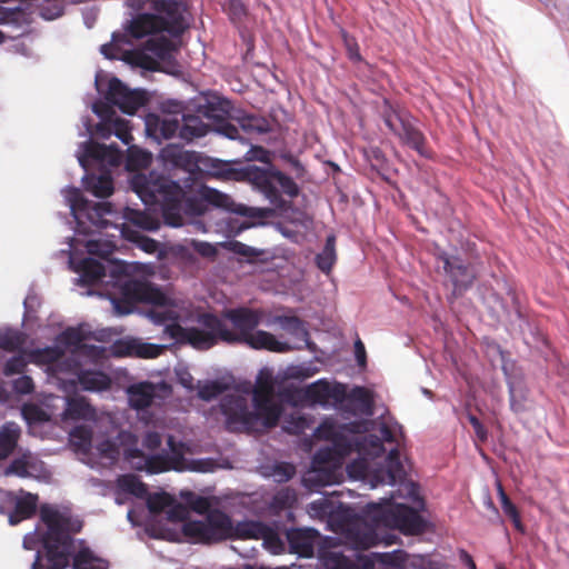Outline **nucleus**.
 <instances>
[{
  "label": "nucleus",
  "instance_id": "obj_12",
  "mask_svg": "<svg viewBox=\"0 0 569 569\" xmlns=\"http://www.w3.org/2000/svg\"><path fill=\"white\" fill-rule=\"evenodd\" d=\"M46 532L36 529L24 536L23 547L36 550L31 569H108V562L96 556L81 540L69 533L80 529L67 508L44 505L40 509Z\"/></svg>",
  "mask_w": 569,
  "mask_h": 569
},
{
  "label": "nucleus",
  "instance_id": "obj_28",
  "mask_svg": "<svg viewBox=\"0 0 569 569\" xmlns=\"http://www.w3.org/2000/svg\"><path fill=\"white\" fill-rule=\"evenodd\" d=\"M442 267L446 273L450 277L455 291L466 289L473 279V273L462 263L458 257H449L441 254Z\"/></svg>",
  "mask_w": 569,
  "mask_h": 569
},
{
  "label": "nucleus",
  "instance_id": "obj_22",
  "mask_svg": "<svg viewBox=\"0 0 569 569\" xmlns=\"http://www.w3.org/2000/svg\"><path fill=\"white\" fill-rule=\"evenodd\" d=\"M375 393L366 387H355L350 391L345 386V395L339 400L338 409L352 415L372 416Z\"/></svg>",
  "mask_w": 569,
  "mask_h": 569
},
{
  "label": "nucleus",
  "instance_id": "obj_59",
  "mask_svg": "<svg viewBox=\"0 0 569 569\" xmlns=\"http://www.w3.org/2000/svg\"><path fill=\"white\" fill-rule=\"evenodd\" d=\"M17 50H19L22 54H27V52L24 50H22V49L20 50V46L19 44H17Z\"/></svg>",
  "mask_w": 569,
  "mask_h": 569
},
{
  "label": "nucleus",
  "instance_id": "obj_43",
  "mask_svg": "<svg viewBox=\"0 0 569 569\" xmlns=\"http://www.w3.org/2000/svg\"><path fill=\"white\" fill-rule=\"evenodd\" d=\"M34 385L29 376H21L13 381V389L17 393L28 395L33 391Z\"/></svg>",
  "mask_w": 569,
  "mask_h": 569
},
{
  "label": "nucleus",
  "instance_id": "obj_7",
  "mask_svg": "<svg viewBox=\"0 0 569 569\" xmlns=\"http://www.w3.org/2000/svg\"><path fill=\"white\" fill-rule=\"evenodd\" d=\"M69 440L79 460L97 470L112 467L121 456L130 468L148 473H160L170 469L210 472L214 469V462L210 459L184 460V445L176 443L171 436L167 440L169 452L154 453L161 445V436L156 431H148L143 437L142 445L148 452L138 448V438L129 431L118 432L114 440L97 439L93 445L92 430L78 426L70 432Z\"/></svg>",
  "mask_w": 569,
  "mask_h": 569
},
{
  "label": "nucleus",
  "instance_id": "obj_33",
  "mask_svg": "<svg viewBox=\"0 0 569 569\" xmlns=\"http://www.w3.org/2000/svg\"><path fill=\"white\" fill-rule=\"evenodd\" d=\"M118 490L122 493H130L142 497L147 492L146 486L133 475H124L117 480Z\"/></svg>",
  "mask_w": 569,
  "mask_h": 569
},
{
  "label": "nucleus",
  "instance_id": "obj_39",
  "mask_svg": "<svg viewBox=\"0 0 569 569\" xmlns=\"http://www.w3.org/2000/svg\"><path fill=\"white\" fill-rule=\"evenodd\" d=\"M509 393H510V408L515 412H521L525 410L523 400L525 392L519 383L511 381L508 378Z\"/></svg>",
  "mask_w": 569,
  "mask_h": 569
},
{
  "label": "nucleus",
  "instance_id": "obj_6",
  "mask_svg": "<svg viewBox=\"0 0 569 569\" xmlns=\"http://www.w3.org/2000/svg\"><path fill=\"white\" fill-rule=\"evenodd\" d=\"M413 507L397 503L391 498L369 503L362 516L332 499L321 497L308 506L312 518L327 519L332 531L340 535L352 549H368L385 540V529H398L406 535L423 531L426 521L419 513L423 502L416 483H403Z\"/></svg>",
  "mask_w": 569,
  "mask_h": 569
},
{
  "label": "nucleus",
  "instance_id": "obj_8",
  "mask_svg": "<svg viewBox=\"0 0 569 569\" xmlns=\"http://www.w3.org/2000/svg\"><path fill=\"white\" fill-rule=\"evenodd\" d=\"M124 3L134 11L150 7L157 14H138L126 33H113L111 42L101 46L100 51L108 59L152 70L159 60L171 58L176 49L172 37L188 26L184 0H124Z\"/></svg>",
  "mask_w": 569,
  "mask_h": 569
},
{
  "label": "nucleus",
  "instance_id": "obj_53",
  "mask_svg": "<svg viewBox=\"0 0 569 569\" xmlns=\"http://www.w3.org/2000/svg\"><path fill=\"white\" fill-rule=\"evenodd\" d=\"M485 505L488 509L492 510L495 513H497V509L493 506V502L491 501L490 497H487L485 500Z\"/></svg>",
  "mask_w": 569,
  "mask_h": 569
},
{
  "label": "nucleus",
  "instance_id": "obj_30",
  "mask_svg": "<svg viewBox=\"0 0 569 569\" xmlns=\"http://www.w3.org/2000/svg\"><path fill=\"white\" fill-rule=\"evenodd\" d=\"M51 346L50 348H52ZM48 347L41 348V349H33V350H22L21 353L18 356H14L10 358L4 367H3V375L7 377L21 373L28 363H33L38 366L34 361L31 360L33 353L40 352L46 350Z\"/></svg>",
  "mask_w": 569,
  "mask_h": 569
},
{
  "label": "nucleus",
  "instance_id": "obj_50",
  "mask_svg": "<svg viewBox=\"0 0 569 569\" xmlns=\"http://www.w3.org/2000/svg\"><path fill=\"white\" fill-rule=\"evenodd\" d=\"M9 390L4 387L3 383L0 382V402H7L9 400Z\"/></svg>",
  "mask_w": 569,
  "mask_h": 569
},
{
  "label": "nucleus",
  "instance_id": "obj_27",
  "mask_svg": "<svg viewBox=\"0 0 569 569\" xmlns=\"http://www.w3.org/2000/svg\"><path fill=\"white\" fill-rule=\"evenodd\" d=\"M160 159L167 168H181L190 172L197 166L198 156L178 144H168L161 150Z\"/></svg>",
  "mask_w": 569,
  "mask_h": 569
},
{
  "label": "nucleus",
  "instance_id": "obj_11",
  "mask_svg": "<svg viewBox=\"0 0 569 569\" xmlns=\"http://www.w3.org/2000/svg\"><path fill=\"white\" fill-rule=\"evenodd\" d=\"M316 369L309 363L290 365L276 376L269 368L259 371L254 388L234 389L220 402V411L231 431L260 432L274 427L280 419V408L273 399L277 385L284 380H305Z\"/></svg>",
  "mask_w": 569,
  "mask_h": 569
},
{
  "label": "nucleus",
  "instance_id": "obj_44",
  "mask_svg": "<svg viewBox=\"0 0 569 569\" xmlns=\"http://www.w3.org/2000/svg\"><path fill=\"white\" fill-rule=\"evenodd\" d=\"M246 159L248 161H260V162H263V163H269L270 161V153L269 151H267L266 149L261 148V147H251L247 152H246Z\"/></svg>",
  "mask_w": 569,
  "mask_h": 569
},
{
  "label": "nucleus",
  "instance_id": "obj_29",
  "mask_svg": "<svg viewBox=\"0 0 569 569\" xmlns=\"http://www.w3.org/2000/svg\"><path fill=\"white\" fill-rule=\"evenodd\" d=\"M20 427L16 422H6L0 429V459L8 457L16 448L20 437Z\"/></svg>",
  "mask_w": 569,
  "mask_h": 569
},
{
  "label": "nucleus",
  "instance_id": "obj_20",
  "mask_svg": "<svg viewBox=\"0 0 569 569\" xmlns=\"http://www.w3.org/2000/svg\"><path fill=\"white\" fill-rule=\"evenodd\" d=\"M0 500V513H7L9 507L14 508L13 512L9 513V523L14 526L33 515L38 497L24 491L19 493L1 491Z\"/></svg>",
  "mask_w": 569,
  "mask_h": 569
},
{
  "label": "nucleus",
  "instance_id": "obj_37",
  "mask_svg": "<svg viewBox=\"0 0 569 569\" xmlns=\"http://www.w3.org/2000/svg\"><path fill=\"white\" fill-rule=\"evenodd\" d=\"M241 130L247 134L263 133L268 131V122L259 117L243 116L238 119Z\"/></svg>",
  "mask_w": 569,
  "mask_h": 569
},
{
  "label": "nucleus",
  "instance_id": "obj_9",
  "mask_svg": "<svg viewBox=\"0 0 569 569\" xmlns=\"http://www.w3.org/2000/svg\"><path fill=\"white\" fill-rule=\"evenodd\" d=\"M181 498L198 513L207 516L203 520L189 519V509L169 493L159 491L148 496L147 506L153 516L164 513L167 520L191 542H211L230 537L262 540V546L271 553L279 555L286 549L278 527L261 521L246 520L232 525L231 519L219 510H211L208 498L191 491H181Z\"/></svg>",
  "mask_w": 569,
  "mask_h": 569
},
{
  "label": "nucleus",
  "instance_id": "obj_54",
  "mask_svg": "<svg viewBox=\"0 0 569 569\" xmlns=\"http://www.w3.org/2000/svg\"><path fill=\"white\" fill-rule=\"evenodd\" d=\"M497 489H498V495H499V498H500V502L502 503V497L507 496V495L503 491V488H502V486L499 482L497 483Z\"/></svg>",
  "mask_w": 569,
  "mask_h": 569
},
{
  "label": "nucleus",
  "instance_id": "obj_49",
  "mask_svg": "<svg viewBox=\"0 0 569 569\" xmlns=\"http://www.w3.org/2000/svg\"><path fill=\"white\" fill-rule=\"evenodd\" d=\"M345 43H346L349 57L353 60H358L360 58V54H359L357 44L353 43V41L348 39L347 37H345Z\"/></svg>",
  "mask_w": 569,
  "mask_h": 569
},
{
  "label": "nucleus",
  "instance_id": "obj_42",
  "mask_svg": "<svg viewBox=\"0 0 569 569\" xmlns=\"http://www.w3.org/2000/svg\"><path fill=\"white\" fill-rule=\"evenodd\" d=\"M224 10L232 20H240L246 13V9L241 0H228L224 4Z\"/></svg>",
  "mask_w": 569,
  "mask_h": 569
},
{
  "label": "nucleus",
  "instance_id": "obj_47",
  "mask_svg": "<svg viewBox=\"0 0 569 569\" xmlns=\"http://www.w3.org/2000/svg\"><path fill=\"white\" fill-rule=\"evenodd\" d=\"M469 422L475 429L476 436L479 440L485 441L487 439V430L481 422L472 415L468 416Z\"/></svg>",
  "mask_w": 569,
  "mask_h": 569
},
{
  "label": "nucleus",
  "instance_id": "obj_38",
  "mask_svg": "<svg viewBox=\"0 0 569 569\" xmlns=\"http://www.w3.org/2000/svg\"><path fill=\"white\" fill-rule=\"evenodd\" d=\"M226 387L220 381H199L197 385L198 397L209 401L224 391Z\"/></svg>",
  "mask_w": 569,
  "mask_h": 569
},
{
  "label": "nucleus",
  "instance_id": "obj_46",
  "mask_svg": "<svg viewBox=\"0 0 569 569\" xmlns=\"http://www.w3.org/2000/svg\"><path fill=\"white\" fill-rule=\"evenodd\" d=\"M177 373V378H178V381L180 382V385L186 388L187 390H193L194 389V386H193V377L191 376V373L186 370V369H178L176 371Z\"/></svg>",
  "mask_w": 569,
  "mask_h": 569
},
{
  "label": "nucleus",
  "instance_id": "obj_48",
  "mask_svg": "<svg viewBox=\"0 0 569 569\" xmlns=\"http://www.w3.org/2000/svg\"><path fill=\"white\" fill-rule=\"evenodd\" d=\"M355 357L357 360V363L360 367H365L366 365V349L363 343L360 340H357L355 342Z\"/></svg>",
  "mask_w": 569,
  "mask_h": 569
},
{
  "label": "nucleus",
  "instance_id": "obj_26",
  "mask_svg": "<svg viewBox=\"0 0 569 569\" xmlns=\"http://www.w3.org/2000/svg\"><path fill=\"white\" fill-rule=\"evenodd\" d=\"M290 551L300 557H312L320 545V536L316 530L295 529L287 532Z\"/></svg>",
  "mask_w": 569,
  "mask_h": 569
},
{
  "label": "nucleus",
  "instance_id": "obj_19",
  "mask_svg": "<svg viewBox=\"0 0 569 569\" xmlns=\"http://www.w3.org/2000/svg\"><path fill=\"white\" fill-rule=\"evenodd\" d=\"M129 406L138 413L152 405L156 398H164L171 393V387L164 382H137L126 390Z\"/></svg>",
  "mask_w": 569,
  "mask_h": 569
},
{
  "label": "nucleus",
  "instance_id": "obj_25",
  "mask_svg": "<svg viewBox=\"0 0 569 569\" xmlns=\"http://www.w3.org/2000/svg\"><path fill=\"white\" fill-rule=\"evenodd\" d=\"M217 107H213V102L210 103V108L204 112L208 119H212L220 124L214 129L216 132L222 134L231 140H243L239 134V130L236 126L224 122L226 119L230 118L231 103L227 99H217Z\"/></svg>",
  "mask_w": 569,
  "mask_h": 569
},
{
  "label": "nucleus",
  "instance_id": "obj_55",
  "mask_svg": "<svg viewBox=\"0 0 569 569\" xmlns=\"http://www.w3.org/2000/svg\"><path fill=\"white\" fill-rule=\"evenodd\" d=\"M127 517L130 522H132L133 525L136 523L133 510H129Z\"/></svg>",
  "mask_w": 569,
  "mask_h": 569
},
{
  "label": "nucleus",
  "instance_id": "obj_51",
  "mask_svg": "<svg viewBox=\"0 0 569 569\" xmlns=\"http://www.w3.org/2000/svg\"><path fill=\"white\" fill-rule=\"evenodd\" d=\"M191 226L198 232H202V233L207 232V228H206L204 223H202L201 221H192Z\"/></svg>",
  "mask_w": 569,
  "mask_h": 569
},
{
  "label": "nucleus",
  "instance_id": "obj_45",
  "mask_svg": "<svg viewBox=\"0 0 569 569\" xmlns=\"http://www.w3.org/2000/svg\"><path fill=\"white\" fill-rule=\"evenodd\" d=\"M192 248L203 257H212L216 254L217 250L213 244L204 241H192Z\"/></svg>",
  "mask_w": 569,
  "mask_h": 569
},
{
  "label": "nucleus",
  "instance_id": "obj_35",
  "mask_svg": "<svg viewBox=\"0 0 569 569\" xmlns=\"http://www.w3.org/2000/svg\"><path fill=\"white\" fill-rule=\"evenodd\" d=\"M336 239L333 236H329L327 238L325 248L317 256V264L319 269L325 272H329L336 261V248H335Z\"/></svg>",
  "mask_w": 569,
  "mask_h": 569
},
{
  "label": "nucleus",
  "instance_id": "obj_18",
  "mask_svg": "<svg viewBox=\"0 0 569 569\" xmlns=\"http://www.w3.org/2000/svg\"><path fill=\"white\" fill-rule=\"evenodd\" d=\"M299 398L310 405H319L323 408L335 407L338 409L339 400L345 395V385L329 382L320 379L298 391Z\"/></svg>",
  "mask_w": 569,
  "mask_h": 569
},
{
  "label": "nucleus",
  "instance_id": "obj_62",
  "mask_svg": "<svg viewBox=\"0 0 569 569\" xmlns=\"http://www.w3.org/2000/svg\"><path fill=\"white\" fill-rule=\"evenodd\" d=\"M502 368H503L505 373H506V375H508V373H507V366H506V365H503V367H502Z\"/></svg>",
  "mask_w": 569,
  "mask_h": 569
},
{
  "label": "nucleus",
  "instance_id": "obj_3",
  "mask_svg": "<svg viewBox=\"0 0 569 569\" xmlns=\"http://www.w3.org/2000/svg\"><path fill=\"white\" fill-rule=\"evenodd\" d=\"M108 335L107 330L92 333L86 325L69 327L57 336L52 348L33 353L31 360L63 390L78 382L83 390L102 392L112 388L113 378L87 366L102 363L110 356L156 358L166 348V345L149 343L131 336L114 341L109 348L87 342L90 336L103 340Z\"/></svg>",
  "mask_w": 569,
  "mask_h": 569
},
{
  "label": "nucleus",
  "instance_id": "obj_1",
  "mask_svg": "<svg viewBox=\"0 0 569 569\" xmlns=\"http://www.w3.org/2000/svg\"><path fill=\"white\" fill-rule=\"evenodd\" d=\"M62 197L70 208L77 227L69 239L67 250L69 268L78 274L77 286H103L108 290L113 310L118 316L133 312L134 302L152 306L150 315L160 306H172L181 300L167 297L151 284L146 276L152 273L148 264L110 259L117 248L116 240L124 238L148 252L158 251V242L144 237L140 231H156L160 227L157 216L131 208L121 213L109 202H90L78 188L62 189Z\"/></svg>",
  "mask_w": 569,
  "mask_h": 569
},
{
  "label": "nucleus",
  "instance_id": "obj_32",
  "mask_svg": "<svg viewBox=\"0 0 569 569\" xmlns=\"http://www.w3.org/2000/svg\"><path fill=\"white\" fill-rule=\"evenodd\" d=\"M128 154L126 160L127 170H136L139 168H146L151 163L152 156L150 152L138 148L137 146H130L128 148Z\"/></svg>",
  "mask_w": 569,
  "mask_h": 569
},
{
  "label": "nucleus",
  "instance_id": "obj_61",
  "mask_svg": "<svg viewBox=\"0 0 569 569\" xmlns=\"http://www.w3.org/2000/svg\"><path fill=\"white\" fill-rule=\"evenodd\" d=\"M92 293H93L92 291L88 290L84 295L90 296Z\"/></svg>",
  "mask_w": 569,
  "mask_h": 569
},
{
  "label": "nucleus",
  "instance_id": "obj_56",
  "mask_svg": "<svg viewBox=\"0 0 569 569\" xmlns=\"http://www.w3.org/2000/svg\"><path fill=\"white\" fill-rule=\"evenodd\" d=\"M259 569H289L288 567L286 566H282V567H276V568H270V567H261Z\"/></svg>",
  "mask_w": 569,
  "mask_h": 569
},
{
  "label": "nucleus",
  "instance_id": "obj_5",
  "mask_svg": "<svg viewBox=\"0 0 569 569\" xmlns=\"http://www.w3.org/2000/svg\"><path fill=\"white\" fill-rule=\"evenodd\" d=\"M223 317L232 325L228 329L217 317L209 313L193 312L186 301L160 306L150 315V321L163 328V339L172 342L190 343L196 349H208L218 339L226 342H243L253 349L272 352H288L292 347L288 341L276 338L272 333L256 330L261 322V313L248 308L230 309Z\"/></svg>",
  "mask_w": 569,
  "mask_h": 569
},
{
  "label": "nucleus",
  "instance_id": "obj_13",
  "mask_svg": "<svg viewBox=\"0 0 569 569\" xmlns=\"http://www.w3.org/2000/svg\"><path fill=\"white\" fill-rule=\"evenodd\" d=\"M60 407H63L61 417L63 421H90L97 429L111 432L117 430L119 418L113 412H98L89 401L82 397L61 398L49 395L40 405L26 403L21 413L29 426L30 433L42 436L38 427L48 423Z\"/></svg>",
  "mask_w": 569,
  "mask_h": 569
},
{
  "label": "nucleus",
  "instance_id": "obj_21",
  "mask_svg": "<svg viewBox=\"0 0 569 569\" xmlns=\"http://www.w3.org/2000/svg\"><path fill=\"white\" fill-rule=\"evenodd\" d=\"M383 120L386 126L403 142L422 152V136L409 120L400 116L387 101H385Z\"/></svg>",
  "mask_w": 569,
  "mask_h": 569
},
{
  "label": "nucleus",
  "instance_id": "obj_58",
  "mask_svg": "<svg viewBox=\"0 0 569 569\" xmlns=\"http://www.w3.org/2000/svg\"><path fill=\"white\" fill-rule=\"evenodd\" d=\"M468 561L470 565V569H476V565L473 563V561L471 559H468Z\"/></svg>",
  "mask_w": 569,
  "mask_h": 569
},
{
  "label": "nucleus",
  "instance_id": "obj_60",
  "mask_svg": "<svg viewBox=\"0 0 569 569\" xmlns=\"http://www.w3.org/2000/svg\"><path fill=\"white\" fill-rule=\"evenodd\" d=\"M3 41V34L0 32V43Z\"/></svg>",
  "mask_w": 569,
  "mask_h": 569
},
{
  "label": "nucleus",
  "instance_id": "obj_40",
  "mask_svg": "<svg viewBox=\"0 0 569 569\" xmlns=\"http://www.w3.org/2000/svg\"><path fill=\"white\" fill-rule=\"evenodd\" d=\"M296 473V469L290 463H276L271 467L269 476L276 482H286Z\"/></svg>",
  "mask_w": 569,
  "mask_h": 569
},
{
  "label": "nucleus",
  "instance_id": "obj_14",
  "mask_svg": "<svg viewBox=\"0 0 569 569\" xmlns=\"http://www.w3.org/2000/svg\"><path fill=\"white\" fill-rule=\"evenodd\" d=\"M319 560L326 569H445L443 565L421 555L402 550L359 555L356 560L338 546L319 549Z\"/></svg>",
  "mask_w": 569,
  "mask_h": 569
},
{
  "label": "nucleus",
  "instance_id": "obj_4",
  "mask_svg": "<svg viewBox=\"0 0 569 569\" xmlns=\"http://www.w3.org/2000/svg\"><path fill=\"white\" fill-rule=\"evenodd\" d=\"M94 84L106 101H98L92 104V112L99 118V122L91 124L89 118L82 119L87 133V140L78 146L76 157L79 164L86 172L98 168L99 174L86 173L82 181L88 191L99 198H107L113 192V182L109 168L118 167L122 161V154L113 146H104L93 141V136L101 139H109L116 136L123 144L129 146L133 138L128 120L123 119L114 110L118 107L123 113L133 114L148 101V93L141 89L130 90L119 79L110 77L104 71H98Z\"/></svg>",
  "mask_w": 569,
  "mask_h": 569
},
{
  "label": "nucleus",
  "instance_id": "obj_52",
  "mask_svg": "<svg viewBox=\"0 0 569 569\" xmlns=\"http://www.w3.org/2000/svg\"><path fill=\"white\" fill-rule=\"evenodd\" d=\"M24 307L28 309V308H32L33 305L37 303V297L36 296H28L24 301Z\"/></svg>",
  "mask_w": 569,
  "mask_h": 569
},
{
  "label": "nucleus",
  "instance_id": "obj_34",
  "mask_svg": "<svg viewBox=\"0 0 569 569\" xmlns=\"http://www.w3.org/2000/svg\"><path fill=\"white\" fill-rule=\"evenodd\" d=\"M24 337L23 335L13 329H0V349L7 351L23 350Z\"/></svg>",
  "mask_w": 569,
  "mask_h": 569
},
{
  "label": "nucleus",
  "instance_id": "obj_17",
  "mask_svg": "<svg viewBox=\"0 0 569 569\" xmlns=\"http://www.w3.org/2000/svg\"><path fill=\"white\" fill-rule=\"evenodd\" d=\"M9 0H0V23L23 26L33 21L36 12L44 20H53L62 14V7L58 1L47 0L42 3L22 1L16 8L3 7Z\"/></svg>",
  "mask_w": 569,
  "mask_h": 569
},
{
  "label": "nucleus",
  "instance_id": "obj_41",
  "mask_svg": "<svg viewBox=\"0 0 569 569\" xmlns=\"http://www.w3.org/2000/svg\"><path fill=\"white\" fill-rule=\"evenodd\" d=\"M501 508L503 512L512 520L515 527L522 531V523L519 518L516 506L509 500L508 496L502 497Z\"/></svg>",
  "mask_w": 569,
  "mask_h": 569
},
{
  "label": "nucleus",
  "instance_id": "obj_15",
  "mask_svg": "<svg viewBox=\"0 0 569 569\" xmlns=\"http://www.w3.org/2000/svg\"><path fill=\"white\" fill-rule=\"evenodd\" d=\"M146 133L157 142L169 139L179 132V137L190 141L203 137L209 131V124L203 123L197 116H179L178 113H149L144 118Z\"/></svg>",
  "mask_w": 569,
  "mask_h": 569
},
{
  "label": "nucleus",
  "instance_id": "obj_2",
  "mask_svg": "<svg viewBox=\"0 0 569 569\" xmlns=\"http://www.w3.org/2000/svg\"><path fill=\"white\" fill-rule=\"evenodd\" d=\"M313 437L329 446L315 455L311 467L303 475L302 482L310 490L339 483L343 478V461L352 452L357 453V459L347 466V473L370 489L395 486L405 477L398 449H386L383 445L398 443L401 437V426L391 418L349 425L327 418L315 430Z\"/></svg>",
  "mask_w": 569,
  "mask_h": 569
},
{
  "label": "nucleus",
  "instance_id": "obj_57",
  "mask_svg": "<svg viewBox=\"0 0 569 569\" xmlns=\"http://www.w3.org/2000/svg\"><path fill=\"white\" fill-rule=\"evenodd\" d=\"M249 227H251V226H250V224H244V223H243V224H241V226L239 227L238 231L243 230V229H247V228H249Z\"/></svg>",
  "mask_w": 569,
  "mask_h": 569
},
{
  "label": "nucleus",
  "instance_id": "obj_31",
  "mask_svg": "<svg viewBox=\"0 0 569 569\" xmlns=\"http://www.w3.org/2000/svg\"><path fill=\"white\" fill-rule=\"evenodd\" d=\"M310 421L300 410L292 408L291 412L283 416L282 428L289 433L298 435L309 428Z\"/></svg>",
  "mask_w": 569,
  "mask_h": 569
},
{
  "label": "nucleus",
  "instance_id": "obj_36",
  "mask_svg": "<svg viewBox=\"0 0 569 569\" xmlns=\"http://www.w3.org/2000/svg\"><path fill=\"white\" fill-rule=\"evenodd\" d=\"M297 500L296 492L292 489L284 488L279 490L270 502V509L272 512L278 513L281 510L291 508Z\"/></svg>",
  "mask_w": 569,
  "mask_h": 569
},
{
  "label": "nucleus",
  "instance_id": "obj_16",
  "mask_svg": "<svg viewBox=\"0 0 569 569\" xmlns=\"http://www.w3.org/2000/svg\"><path fill=\"white\" fill-rule=\"evenodd\" d=\"M247 179L259 189L270 203L276 208L282 207V201L278 194V188L290 197L298 194V186L296 182L272 168L262 169L254 164H249L244 169Z\"/></svg>",
  "mask_w": 569,
  "mask_h": 569
},
{
  "label": "nucleus",
  "instance_id": "obj_10",
  "mask_svg": "<svg viewBox=\"0 0 569 569\" xmlns=\"http://www.w3.org/2000/svg\"><path fill=\"white\" fill-rule=\"evenodd\" d=\"M130 186L149 210L161 211L166 224L173 228L184 226L187 217L204 214L209 204L249 218L263 219L272 214L271 209L236 203L228 194L207 186H194L184 191L156 172L133 174Z\"/></svg>",
  "mask_w": 569,
  "mask_h": 569
},
{
  "label": "nucleus",
  "instance_id": "obj_23",
  "mask_svg": "<svg viewBox=\"0 0 569 569\" xmlns=\"http://www.w3.org/2000/svg\"><path fill=\"white\" fill-rule=\"evenodd\" d=\"M264 325L268 327L278 326L281 330L286 331L292 339L288 342L292 348L289 350L301 349L310 346L309 332L305 323L295 316H273L269 317Z\"/></svg>",
  "mask_w": 569,
  "mask_h": 569
},
{
  "label": "nucleus",
  "instance_id": "obj_24",
  "mask_svg": "<svg viewBox=\"0 0 569 569\" xmlns=\"http://www.w3.org/2000/svg\"><path fill=\"white\" fill-rule=\"evenodd\" d=\"M6 475H16L21 478H34L40 481H48L50 472L46 469L43 462L31 452L23 453L14 459L7 468Z\"/></svg>",
  "mask_w": 569,
  "mask_h": 569
}]
</instances>
